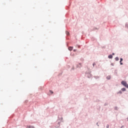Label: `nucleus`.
Segmentation results:
<instances>
[{"instance_id":"423d86ee","label":"nucleus","mask_w":128,"mask_h":128,"mask_svg":"<svg viewBox=\"0 0 128 128\" xmlns=\"http://www.w3.org/2000/svg\"><path fill=\"white\" fill-rule=\"evenodd\" d=\"M122 92H126V88H122Z\"/></svg>"},{"instance_id":"6e6552de","label":"nucleus","mask_w":128,"mask_h":128,"mask_svg":"<svg viewBox=\"0 0 128 128\" xmlns=\"http://www.w3.org/2000/svg\"><path fill=\"white\" fill-rule=\"evenodd\" d=\"M118 60H119V58H118V57H116V58H115V60L118 61Z\"/></svg>"},{"instance_id":"9d476101","label":"nucleus","mask_w":128,"mask_h":128,"mask_svg":"<svg viewBox=\"0 0 128 128\" xmlns=\"http://www.w3.org/2000/svg\"><path fill=\"white\" fill-rule=\"evenodd\" d=\"M50 92L51 94H54V92H53L52 90H50Z\"/></svg>"},{"instance_id":"20e7f679","label":"nucleus","mask_w":128,"mask_h":128,"mask_svg":"<svg viewBox=\"0 0 128 128\" xmlns=\"http://www.w3.org/2000/svg\"><path fill=\"white\" fill-rule=\"evenodd\" d=\"M26 128H34V126H28Z\"/></svg>"},{"instance_id":"9b49d317","label":"nucleus","mask_w":128,"mask_h":128,"mask_svg":"<svg viewBox=\"0 0 128 128\" xmlns=\"http://www.w3.org/2000/svg\"><path fill=\"white\" fill-rule=\"evenodd\" d=\"M106 128H110V125H107V126H106Z\"/></svg>"},{"instance_id":"4468645a","label":"nucleus","mask_w":128,"mask_h":128,"mask_svg":"<svg viewBox=\"0 0 128 128\" xmlns=\"http://www.w3.org/2000/svg\"><path fill=\"white\" fill-rule=\"evenodd\" d=\"M112 54L113 56H114V53H112Z\"/></svg>"},{"instance_id":"7ed1b4c3","label":"nucleus","mask_w":128,"mask_h":128,"mask_svg":"<svg viewBox=\"0 0 128 128\" xmlns=\"http://www.w3.org/2000/svg\"><path fill=\"white\" fill-rule=\"evenodd\" d=\"M122 58H121L120 59V64H122Z\"/></svg>"},{"instance_id":"ddd939ff","label":"nucleus","mask_w":128,"mask_h":128,"mask_svg":"<svg viewBox=\"0 0 128 128\" xmlns=\"http://www.w3.org/2000/svg\"><path fill=\"white\" fill-rule=\"evenodd\" d=\"M94 64H96L94 63L93 64V66H94Z\"/></svg>"},{"instance_id":"39448f33","label":"nucleus","mask_w":128,"mask_h":128,"mask_svg":"<svg viewBox=\"0 0 128 128\" xmlns=\"http://www.w3.org/2000/svg\"><path fill=\"white\" fill-rule=\"evenodd\" d=\"M108 58H112V55H110L108 56Z\"/></svg>"},{"instance_id":"1a4fd4ad","label":"nucleus","mask_w":128,"mask_h":128,"mask_svg":"<svg viewBox=\"0 0 128 128\" xmlns=\"http://www.w3.org/2000/svg\"><path fill=\"white\" fill-rule=\"evenodd\" d=\"M66 34L67 36H68L70 34V32H66Z\"/></svg>"},{"instance_id":"0eeeda50","label":"nucleus","mask_w":128,"mask_h":128,"mask_svg":"<svg viewBox=\"0 0 128 128\" xmlns=\"http://www.w3.org/2000/svg\"><path fill=\"white\" fill-rule=\"evenodd\" d=\"M107 80H110V76H108L106 77Z\"/></svg>"},{"instance_id":"f8f14e48","label":"nucleus","mask_w":128,"mask_h":128,"mask_svg":"<svg viewBox=\"0 0 128 128\" xmlns=\"http://www.w3.org/2000/svg\"><path fill=\"white\" fill-rule=\"evenodd\" d=\"M118 93H119V94H122V91H120V92H119Z\"/></svg>"},{"instance_id":"f03ea898","label":"nucleus","mask_w":128,"mask_h":128,"mask_svg":"<svg viewBox=\"0 0 128 128\" xmlns=\"http://www.w3.org/2000/svg\"><path fill=\"white\" fill-rule=\"evenodd\" d=\"M72 48H74L73 47L70 46V47H68V50H72Z\"/></svg>"},{"instance_id":"f257e3e1","label":"nucleus","mask_w":128,"mask_h":128,"mask_svg":"<svg viewBox=\"0 0 128 128\" xmlns=\"http://www.w3.org/2000/svg\"><path fill=\"white\" fill-rule=\"evenodd\" d=\"M121 84H122L124 86H126V88H128V84L126 82L122 81Z\"/></svg>"}]
</instances>
